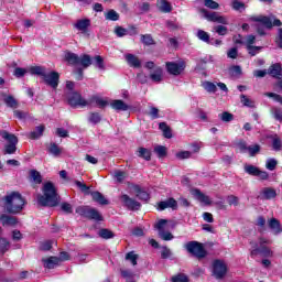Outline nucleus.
Segmentation results:
<instances>
[{
	"label": "nucleus",
	"instance_id": "nucleus-2",
	"mask_svg": "<svg viewBox=\"0 0 282 282\" xmlns=\"http://www.w3.org/2000/svg\"><path fill=\"white\" fill-rule=\"evenodd\" d=\"M4 210L11 215H17L23 210L25 206V198L19 192H10L4 197H2Z\"/></svg>",
	"mask_w": 282,
	"mask_h": 282
},
{
	"label": "nucleus",
	"instance_id": "nucleus-28",
	"mask_svg": "<svg viewBox=\"0 0 282 282\" xmlns=\"http://www.w3.org/2000/svg\"><path fill=\"white\" fill-rule=\"evenodd\" d=\"M45 131V126L41 124L35 128V130L31 131L28 134V138L31 140H39L43 135V132Z\"/></svg>",
	"mask_w": 282,
	"mask_h": 282
},
{
	"label": "nucleus",
	"instance_id": "nucleus-54",
	"mask_svg": "<svg viewBox=\"0 0 282 282\" xmlns=\"http://www.w3.org/2000/svg\"><path fill=\"white\" fill-rule=\"evenodd\" d=\"M263 50L261 46H248L247 51L250 56H257Z\"/></svg>",
	"mask_w": 282,
	"mask_h": 282
},
{
	"label": "nucleus",
	"instance_id": "nucleus-33",
	"mask_svg": "<svg viewBox=\"0 0 282 282\" xmlns=\"http://www.w3.org/2000/svg\"><path fill=\"white\" fill-rule=\"evenodd\" d=\"M202 87L207 91V94H216L217 93V84L213 82H203Z\"/></svg>",
	"mask_w": 282,
	"mask_h": 282
},
{
	"label": "nucleus",
	"instance_id": "nucleus-62",
	"mask_svg": "<svg viewBox=\"0 0 282 282\" xmlns=\"http://www.w3.org/2000/svg\"><path fill=\"white\" fill-rule=\"evenodd\" d=\"M237 56H239V51L237 50V47H231L228 50L227 52V57L228 58H237Z\"/></svg>",
	"mask_w": 282,
	"mask_h": 282
},
{
	"label": "nucleus",
	"instance_id": "nucleus-49",
	"mask_svg": "<svg viewBox=\"0 0 282 282\" xmlns=\"http://www.w3.org/2000/svg\"><path fill=\"white\" fill-rule=\"evenodd\" d=\"M48 152H50L52 155H54V158H58V156L61 155L62 150H61V148H58V147L56 145V143H52L51 147H50V149H48Z\"/></svg>",
	"mask_w": 282,
	"mask_h": 282
},
{
	"label": "nucleus",
	"instance_id": "nucleus-6",
	"mask_svg": "<svg viewBox=\"0 0 282 282\" xmlns=\"http://www.w3.org/2000/svg\"><path fill=\"white\" fill-rule=\"evenodd\" d=\"M251 21H254L256 23H262V25H265L268 30H272V26L275 28H281L282 22L279 19L268 18L265 15H257V17H251Z\"/></svg>",
	"mask_w": 282,
	"mask_h": 282
},
{
	"label": "nucleus",
	"instance_id": "nucleus-5",
	"mask_svg": "<svg viewBox=\"0 0 282 282\" xmlns=\"http://www.w3.org/2000/svg\"><path fill=\"white\" fill-rule=\"evenodd\" d=\"M154 228L159 231V237L163 239V241H171L173 239V234H171L169 230L173 228L171 224H169V220L166 219H160L155 225Z\"/></svg>",
	"mask_w": 282,
	"mask_h": 282
},
{
	"label": "nucleus",
	"instance_id": "nucleus-7",
	"mask_svg": "<svg viewBox=\"0 0 282 282\" xmlns=\"http://www.w3.org/2000/svg\"><path fill=\"white\" fill-rule=\"evenodd\" d=\"M165 67L171 76H180L186 69V62H184V59H180L178 62H166Z\"/></svg>",
	"mask_w": 282,
	"mask_h": 282
},
{
	"label": "nucleus",
	"instance_id": "nucleus-55",
	"mask_svg": "<svg viewBox=\"0 0 282 282\" xmlns=\"http://www.w3.org/2000/svg\"><path fill=\"white\" fill-rule=\"evenodd\" d=\"M95 67H98V69H105V59H102V56H95Z\"/></svg>",
	"mask_w": 282,
	"mask_h": 282
},
{
	"label": "nucleus",
	"instance_id": "nucleus-30",
	"mask_svg": "<svg viewBox=\"0 0 282 282\" xmlns=\"http://www.w3.org/2000/svg\"><path fill=\"white\" fill-rule=\"evenodd\" d=\"M156 6H158L160 12L169 13V12H172V10H173V7H171V3L166 0L158 1Z\"/></svg>",
	"mask_w": 282,
	"mask_h": 282
},
{
	"label": "nucleus",
	"instance_id": "nucleus-3",
	"mask_svg": "<svg viewBox=\"0 0 282 282\" xmlns=\"http://www.w3.org/2000/svg\"><path fill=\"white\" fill-rule=\"evenodd\" d=\"M0 137L7 142L2 149V154L14 155L17 153V144H19L17 134L10 133L7 130H0Z\"/></svg>",
	"mask_w": 282,
	"mask_h": 282
},
{
	"label": "nucleus",
	"instance_id": "nucleus-53",
	"mask_svg": "<svg viewBox=\"0 0 282 282\" xmlns=\"http://www.w3.org/2000/svg\"><path fill=\"white\" fill-rule=\"evenodd\" d=\"M193 155L191 151H181L175 154L177 160H188Z\"/></svg>",
	"mask_w": 282,
	"mask_h": 282
},
{
	"label": "nucleus",
	"instance_id": "nucleus-11",
	"mask_svg": "<svg viewBox=\"0 0 282 282\" xmlns=\"http://www.w3.org/2000/svg\"><path fill=\"white\" fill-rule=\"evenodd\" d=\"M202 14H204L207 21H212L213 23H220L221 25H228V19L218 12H208L206 9L200 10Z\"/></svg>",
	"mask_w": 282,
	"mask_h": 282
},
{
	"label": "nucleus",
	"instance_id": "nucleus-32",
	"mask_svg": "<svg viewBox=\"0 0 282 282\" xmlns=\"http://www.w3.org/2000/svg\"><path fill=\"white\" fill-rule=\"evenodd\" d=\"M44 262V267L47 268L48 270L54 269V267L58 265V263H61V259H58L57 257H51L46 260H43Z\"/></svg>",
	"mask_w": 282,
	"mask_h": 282
},
{
	"label": "nucleus",
	"instance_id": "nucleus-45",
	"mask_svg": "<svg viewBox=\"0 0 282 282\" xmlns=\"http://www.w3.org/2000/svg\"><path fill=\"white\" fill-rule=\"evenodd\" d=\"M218 118H220L223 122H232L235 117L232 116V113L225 111L223 113H219Z\"/></svg>",
	"mask_w": 282,
	"mask_h": 282
},
{
	"label": "nucleus",
	"instance_id": "nucleus-17",
	"mask_svg": "<svg viewBox=\"0 0 282 282\" xmlns=\"http://www.w3.org/2000/svg\"><path fill=\"white\" fill-rule=\"evenodd\" d=\"M263 243H270V240L265 238H260V248L252 250L251 254H257V252H260V254H263V257H272V250H270V248L268 247H264Z\"/></svg>",
	"mask_w": 282,
	"mask_h": 282
},
{
	"label": "nucleus",
	"instance_id": "nucleus-12",
	"mask_svg": "<svg viewBox=\"0 0 282 282\" xmlns=\"http://www.w3.org/2000/svg\"><path fill=\"white\" fill-rule=\"evenodd\" d=\"M66 98L70 107H87V105H89V102L78 93L69 91L67 93Z\"/></svg>",
	"mask_w": 282,
	"mask_h": 282
},
{
	"label": "nucleus",
	"instance_id": "nucleus-40",
	"mask_svg": "<svg viewBox=\"0 0 282 282\" xmlns=\"http://www.w3.org/2000/svg\"><path fill=\"white\" fill-rule=\"evenodd\" d=\"M106 20L107 21H119L120 14L116 12V10L111 9L107 13H105Z\"/></svg>",
	"mask_w": 282,
	"mask_h": 282
},
{
	"label": "nucleus",
	"instance_id": "nucleus-29",
	"mask_svg": "<svg viewBox=\"0 0 282 282\" xmlns=\"http://www.w3.org/2000/svg\"><path fill=\"white\" fill-rule=\"evenodd\" d=\"M3 100L7 107H9L10 109H19V101L14 98V96L8 95L4 97Z\"/></svg>",
	"mask_w": 282,
	"mask_h": 282
},
{
	"label": "nucleus",
	"instance_id": "nucleus-13",
	"mask_svg": "<svg viewBox=\"0 0 282 282\" xmlns=\"http://www.w3.org/2000/svg\"><path fill=\"white\" fill-rule=\"evenodd\" d=\"M191 195H193L194 198L202 204V206H213V198L210 196L204 194L202 191L197 188L191 189Z\"/></svg>",
	"mask_w": 282,
	"mask_h": 282
},
{
	"label": "nucleus",
	"instance_id": "nucleus-39",
	"mask_svg": "<svg viewBox=\"0 0 282 282\" xmlns=\"http://www.w3.org/2000/svg\"><path fill=\"white\" fill-rule=\"evenodd\" d=\"M196 36L197 39H199V41H203L204 43H210V35L204 30H198Z\"/></svg>",
	"mask_w": 282,
	"mask_h": 282
},
{
	"label": "nucleus",
	"instance_id": "nucleus-56",
	"mask_svg": "<svg viewBox=\"0 0 282 282\" xmlns=\"http://www.w3.org/2000/svg\"><path fill=\"white\" fill-rule=\"evenodd\" d=\"M126 259L127 261H130L132 265H138V254H135L134 252L127 253Z\"/></svg>",
	"mask_w": 282,
	"mask_h": 282
},
{
	"label": "nucleus",
	"instance_id": "nucleus-50",
	"mask_svg": "<svg viewBox=\"0 0 282 282\" xmlns=\"http://www.w3.org/2000/svg\"><path fill=\"white\" fill-rule=\"evenodd\" d=\"M102 118L100 117V113L98 112H91L89 115L88 121L91 122L93 124H98Z\"/></svg>",
	"mask_w": 282,
	"mask_h": 282
},
{
	"label": "nucleus",
	"instance_id": "nucleus-24",
	"mask_svg": "<svg viewBox=\"0 0 282 282\" xmlns=\"http://www.w3.org/2000/svg\"><path fill=\"white\" fill-rule=\"evenodd\" d=\"M93 197V202H96L97 204H100V206H109V199L102 195L100 192H93L90 193Z\"/></svg>",
	"mask_w": 282,
	"mask_h": 282
},
{
	"label": "nucleus",
	"instance_id": "nucleus-63",
	"mask_svg": "<svg viewBox=\"0 0 282 282\" xmlns=\"http://www.w3.org/2000/svg\"><path fill=\"white\" fill-rule=\"evenodd\" d=\"M206 8H209L210 10H217L219 8V3H217L214 0H205Z\"/></svg>",
	"mask_w": 282,
	"mask_h": 282
},
{
	"label": "nucleus",
	"instance_id": "nucleus-1",
	"mask_svg": "<svg viewBox=\"0 0 282 282\" xmlns=\"http://www.w3.org/2000/svg\"><path fill=\"white\" fill-rule=\"evenodd\" d=\"M43 195L37 196L40 206H58V192L52 182H45L42 187Z\"/></svg>",
	"mask_w": 282,
	"mask_h": 282
},
{
	"label": "nucleus",
	"instance_id": "nucleus-21",
	"mask_svg": "<svg viewBox=\"0 0 282 282\" xmlns=\"http://www.w3.org/2000/svg\"><path fill=\"white\" fill-rule=\"evenodd\" d=\"M166 208H172V210H177V200L175 198H167L166 200L159 203V210H166Z\"/></svg>",
	"mask_w": 282,
	"mask_h": 282
},
{
	"label": "nucleus",
	"instance_id": "nucleus-36",
	"mask_svg": "<svg viewBox=\"0 0 282 282\" xmlns=\"http://www.w3.org/2000/svg\"><path fill=\"white\" fill-rule=\"evenodd\" d=\"M138 156L142 158L143 160H147V162H149L151 160V150H149L147 148H139Z\"/></svg>",
	"mask_w": 282,
	"mask_h": 282
},
{
	"label": "nucleus",
	"instance_id": "nucleus-16",
	"mask_svg": "<svg viewBox=\"0 0 282 282\" xmlns=\"http://www.w3.org/2000/svg\"><path fill=\"white\" fill-rule=\"evenodd\" d=\"M122 204L129 208V210H140V203L131 197H129V195L123 194L120 197Z\"/></svg>",
	"mask_w": 282,
	"mask_h": 282
},
{
	"label": "nucleus",
	"instance_id": "nucleus-22",
	"mask_svg": "<svg viewBox=\"0 0 282 282\" xmlns=\"http://www.w3.org/2000/svg\"><path fill=\"white\" fill-rule=\"evenodd\" d=\"M124 57L129 67H133L134 69H140V67H142V61H140L138 56L133 54H126Z\"/></svg>",
	"mask_w": 282,
	"mask_h": 282
},
{
	"label": "nucleus",
	"instance_id": "nucleus-9",
	"mask_svg": "<svg viewBox=\"0 0 282 282\" xmlns=\"http://www.w3.org/2000/svg\"><path fill=\"white\" fill-rule=\"evenodd\" d=\"M128 189H129V193H131L132 195H135V197H138L142 202H149V199H151V196L147 191V187H142L135 184H128Z\"/></svg>",
	"mask_w": 282,
	"mask_h": 282
},
{
	"label": "nucleus",
	"instance_id": "nucleus-34",
	"mask_svg": "<svg viewBox=\"0 0 282 282\" xmlns=\"http://www.w3.org/2000/svg\"><path fill=\"white\" fill-rule=\"evenodd\" d=\"M159 129L163 131V135L167 140H171V138H173V132H171V128L169 127V124H166V122H161L159 124Z\"/></svg>",
	"mask_w": 282,
	"mask_h": 282
},
{
	"label": "nucleus",
	"instance_id": "nucleus-47",
	"mask_svg": "<svg viewBox=\"0 0 282 282\" xmlns=\"http://www.w3.org/2000/svg\"><path fill=\"white\" fill-rule=\"evenodd\" d=\"M172 282H188V275L184 274V273H178L176 275H173L171 278Z\"/></svg>",
	"mask_w": 282,
	"mask_h": 282
},
{
	"label": "nucleus",
	"instance_id": "nucleus-48",
	"mask_svg": "<svg viewBox=\"0 0 282 282\" xmlns=\"http://www.w3.org/2000/svg\"><path fill=\"white\" fill-rule=\"evenodd\" d=\"M115 34L119 39H122V36H127V34H129V31L127 29L122 28V26H116L115 28Z\"/></svg>",
	"mask_w": 282,
	"mask_h": 282
},
{
	"label": "nucleus",
	"instance_id": "nucleus-44",
	"mask_svg": "<svg viewBox=\"0 0 282 282\" xmlns=\"http://www.w3.org/2000/svg\"><path fill=\"white\" fill-rule=\"evenodd\" d=\"M272 149H273V151H281V149H282L281 138H279L278 135L273 137Z\"/></svg>",
	"mask_w": 282,
	"mask_h": 282
},
{
	"label": "nucleus",
	"instance_id": "nucleus-57",
	"mask_svg": "<svg viewBox=\"0 0 282 282\" xmlns=\"http://www.w3.org/2000/svg\"><path fill=\"white\" fill-rule=\"evenodd\" d=\"M10 248V242L8 240L0 238V252H8Z\"/></svg>",
	"mask_w": 282,
	"mask_h": 282
},
{
	"label": "nucleus",
	"instance_id": "nucleus-61",
	"mask_svg": "<svg viewBox=\"0 0 282 282\" xmlns=\"http://www.w3.org/2000/svg\"><path fill=\"white\" fill-rule=\"evenodd\" d=\"M248 143H246L243 140L237 143V148L239 149L240 153H248Z\"/></svg>",
	"mask_w": 282,
	"mask_h": 282
},
{
	"label": "nucleus",
	"instance_id": "nucleus-51",
	"mask_svg": "<svg viewBox=\"0 0 282 282\" xmlns=\"http://www.w3.org/2000/svg\"><path fill=\"white\" fill-rule=\"evenodd\" d=\"M240 101L242 102V105L245 107H250L253 108L254 107V101H252L250 98H248L246 95H241L240 96Z\"/></svg>",
	"mask_w": 282,
	"mask_h": 282
},
{
	"label": "nucleus",
	"instance_id": "nucleus-20",
	"mask_svg": "<svg viewBox=\"0 0 282 282\" xmlns=\"http://www.w3.org/2000/svg\"><path fill=\"white\" fill-rule=\"evenodd\" d=\"M149 78L152 83H162L164 78V72L162 70V67L156 66L153 70H151Z\"/></svg>",
	"mask_w": 282,
	"mask_h": 282
},
{
	"label": "nucleus",
	"instance_id": "nucleus-14",
	"mask_svg": "<svg viewBox=\"0 0 282 282\" xmlns=\"http://www.w3.org/2000/svg\"><path fill=\"white\" fill-rule=\"evenodd\" d=\"M213 272L216 279H224L226 276V272H228V267L226 265V262L221 260L214 261Z\"/></svg>",
	"mask_w": 282,
	"mask_h": 282
},
{
	"label": "nucleus",
	"instance_id": "nucleus-58",
	"mask_svg": "<svg viewBox=\"0 0 282 282\" xmlns=\"http://www.w3.org/2000/svg\"><path fill=\"white\" fill-rule=\"evenodd\" d=\"M271 113L273 115V118L279 120V122H282V110H281V108H272Z\"/></svg>",
	"mask_w": 282,
	"mask_h": 282
},
{
	"label": "nucleus",
	"instance_id": "nucleus-59",
	"mask_svg": "<svg viewBox=\"0 0 282 282\" xmlns=\"http://www.w3.org/2000/svg\"><path fill=\"white\" fill-rule=\"evenodd\" d=\"M257 41V36L254 35H247L245 45L246 47H252Z\"/></svg>",
	"mask_w": 282,
	"mask_h": 282
},
{
	"label": "nucleus",
	"instance_id": "nucleus-52",
	"mask_svg": "<svg viewBox=\"0 0 282 282\" xmlns=\"http://www.w3.org/2000/svg\"><path fill=\"white\" fill-rule=\"evenodd\" d=\"M276 164H279V162L275 159H268L265 169H268V171H274V169H276Z\"/></svg>",
	"mask_w": 282,
	"mask_h": 282
},
{
	"label": "nucleus",
	"instance_id": "nucleus-25",
	"mask_svg": "<svg viewBox=\"0 0 282 282\" xmlns=\"http://www.w3.org/2000/svg\"><path fill=\"white\" fill-rule=\"evenodd\" d=\"M110 107L115 109V111H129V105L120 99L112 100L110 102Z\"/></svg>",
	"mask_w": 282,
	"mask_h": 282
},
{
	"label": "nucleus",
	"instance_id": "nucleus-23",
	"mask_svg": "<svg viewBox=\"0 0 282 282\" xmlns=\"http://www.w3.org/2000/svg\"><path fill=\"white\" fill-rule=\"evenodd\" d=\"M0 221L2 226H17L19 224V220L14 216L1 214L0 215Z\"/></svg>",
	"mask_w": 282,
	"mask_h": 282
},
{
	"label": "nucleus",
	"instance_id": "nucleus-18",
	"mask_svg": "<svg viewBox=\"0 0 282 282\" xmlns=\"http://www.w3.org/2000/svg\"><path fill=\"white\" fill-rule=\"evenodd\" d=\"M75 30H78V32H82V34H86V32L91 28V20L89 19H79L76 21L75 24H73Z\"/></svg>",
	"mask_w": 282,
	"mask_h": 282
},
{
	"label": "nucleus",
	"instance_id": "nucleus-31",
	"mask_svg": "<svg viewBox=\"0 0 282 282\" xmlns=\"http://www.w3.org/2000/svg\"><path fill=\"white\" fill-rule=\"evenodd\" d=\"M269 227L273 230L274 235L282 232L281 223L276 218H271L269 220Z\"/></svg>",
	"mask_w": 282,
	"mask_h": 282
},
{
	"label": "nucleus",
	"instance_id": "nucleus-10",
	"mask_svg": "<svg viewBox=\"0 0 282 282\" xmlns=\"http://www.w3.org/2000/svg\"><path fill=\"white\" fill-rule=\"evenodd\" d=\"M185 249L189 254H194V257H198V259H204L206 257V250H204V246L197 241H189L185 245Z\"/></svg>",
	"mask_w": 282,
	"mask_h": 282
},
{
	"label": "nucleus",
	"instance_id": "nucleus-8",
	"mask_svg": "<svg viewBox=\"0 0 282 282\" xmlns=\"http://www.w3.org/2000/svg\"><path fill=\"white\" fill-rule=\"evenodd\" d=\"M76 213L82 215V217H87V219H95V221H102V216L98 210L91 207H77Z\"/></svg>",
	"mask_w": 282,
	"mask_h": 282
},
{
	"label": "nucleus",
	"instance_id": "nucleus-15",
	"mask_svg": "<svg viewBox=\"0 0 282 282\" xmlns=\"http://www.w3.org/2000/svg\"><path fill=\"white\" fill-rule=\"evenodd\" d=\"M59 78H61V75H58V73L56 72H51L48 74L46 73L43 76L44 83H46V85H48L53 89H56V87H58Z\"/></svg>",
	"mask_w": 282,
	"mask_h": 282
},
{
	"label": "nucleus",
	"instance_id": "nucleus-37",
	"mask_svg": "<svg viewBox=\"0 0 282 282\" xmlns=\"http://www.w3.org/2000/svg\"><path fill=\"white\" fill-rule=\"evenodd\" d=\"M154 153L158 155V158L163 159L166 158L169 150L164 145H156L154 148Z\"/></svg>",
	"mask_w": 282,
	"mask_h": 282
},
{
	"label": "nucleus",
	"instance_id": "nucleus-43",
	"mask_svg": "<svg viewBox=\"0 0 282 282\" xmlns=\"http://www.w3.org/2000/svg\"><path fill=\"white\" fill-rule=\"evenodd\" d=\"M141 43H143V45H155V40H153L151 34H143L141 35Z\"/></svg>",
	"mask_w": 282,
	"mask_h": 282
},
{
	"label": "nucleus",
	"instance_id": "nucleus-26",
	"mask_svg": "<svg viewBox=\"0 0 282 282\" xmlns=\"http://www.w3.org/2000/svg\"><path fill=\"white\" fill-rule=\"evenodd\" d=\"M261 199H274L276 197V189L272 187H264L261 191Z\"/></svg>",
	"mask_w": 282,
	"mask_h": 282
},
{
	"label": "nucleus",
	"instance_id": "nucleus-19",
	"mask_svg": "<svg viewBox=\"0 0 282 282\" xmlns=\"http://www.w3.org/2000/svg\"><path fill=\"white\" fill-rule=\"evenodd\" d=\"M245 171L248 173V175H252L253 177H268L267 172H262L254 165H245Z\"/></svg>",
	"mask_w": 282,
	"mask_h": 282
},
{
	"label": "nucleus",
	"instance_id": "nucleus-60",
	"mask_svg": "<svg viewBox=\"0 0 282 282\" xmlns=\"http://www.w3.org/2000/svg\"><path fill=\"white\" fill-rule=\"evenodd\" d=\"M264 96H267L268 98H273V100H275V102H280V105H282V96L279 94H274V93H264Z\"/></svg>",
	"mask_w": 282,
	"mask_h": 282
},
{
	"label": "nucleus",
	"instance_id": "nucleus-4",
	"mask_svg": "<svg viewBox=\"0 0 282 282\" xmlns=\"http://www.w3.org/2000/svg\"><path fill=\"white\" fill-rule=\"evenodd\" d=\"M65 61L69 63V65H82L84 69H87L89 65H91V56L88 54H84L82 56H78V54L73 52H66L65 53Z\"/></svg>",
	"mask_w": 282,
	"mask_h": 282
},
{
	"label": "nucleus",
	"instance_id": "nucleus-42",
	"mask_svg": "<svg viewBox=\"0 0 282 282\" xmlns=\"http://www.w3.org/2000/svg\"><path fill=\"white\" fill-rule=\"evenodd\" d=\"M261 151V145L254 144V145H249L247 148V153H249L250 158H254L259 152Z\"/></svg>",
	"mask_w": 282,
	"mask_h": 282
},
{
	"label": "nucleus",
	"instance_id": "nucleus-38",
	"mask_svg": "<svg viewBox=\"0 0 282 282\" xmlns=\"http://www.w3.org/2000/svg\"><path fill=\"white\" fill-rule=\"evenodd\" d=\"M90 102H95L97 105V107H99L100 109H102L109 105V102L107 100H105L98 96H93L90 99Z\"/></svg>",
	"mask_w": 282,
	"mask_h": 282
},
{
	"label": "nucleus",
	"instance_id": "nucleus-35",
	"mask_svg": "<svg viewBox=\"0 0 282 282\" xmlns=\"http://www.w3.org/2000/svg\"><path fill=\"white\" fill-rule=\"evenodd\" d=\"M30 73L33 76H42V78L45 76L46 72H45V67L43 66H32L30 68Z\"/></svg>",
	"mask_w": 282,
	"mask_h": 282
},
{
	"label": "nucleus",
	"instance_id": "nucleus-64",
	"mask_svg": "<svg viewBox=\"0 0 282 282\" xmlns=\"http://www.w3.org/2000/svg\"><path fill=\"white\" fill-rule=\"evenodd\" d=\"M275 43L280 50H282V28L278 30V36L275 37Z\"/></svg>",
	"mask_w": 282,
	"mask_h": 282
},
{
	"label": "nucleus",
	"instance_id": "nucleus-41",
	"mask_svg": "<svg viewBox=\"0 0 282 282\" xmlns=\"http://www.w3.org/2000/svg\"><path fill=\"white\" fill-rule=\"evenodd\" d=\"M213 32H215L219 36H226V34H228V28L225 25H216L213 28Z\"/></svg>",
	"mask_w": 282,
	"mask_h": 282
},
{
	"label": "nucleus",
	"instance_id": "nucleus-27",
	"mask_svg": "<svg viewBox=\"0 0 282 282\" xmlns=\"http://www.w3.org/2000/svg\"><path fill=\"white\" fill-rule=\"evenodd\" d=\"M281 72H282V68H281V64L279 63L271 65L268 69V74L273 78H281L282 76Z\"/></svg>",
	"mask_w": 282,
	"mask_h": 282
},
{
	"label": "nucleus",
	"instance_id": "nucleus-46",
	"mask_svg": "<svg viewBox=\"0 0 282 282\" xmlns=\"http://www.w3.org/2000/svg\"><path fill=\"white\" fill-rule=\"evenodd\" d=\"M98 235L101 239H113V232L109 229H100Z\"/></svg>",
	"mask_w": 282,
	"mask_h": 282
}]
</instances>
